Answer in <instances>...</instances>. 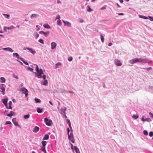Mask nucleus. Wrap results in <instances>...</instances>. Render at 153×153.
I'll use <instances>...</instances> for the list:
<instances>
[{"mask_svg": "<svg viewBox=\"0 0 153 153\" xmlns=\"http://www.w3.org/2000/svg\"><path fill=\"white\" fill-rule=\"evenodd\" d=\"M152 61L149 60L147 59H144L142 58H135L129 61V62L131 64H134L136 63L142 62L144 63H149L152 62Z\"/></svg>", "mask_w": 153, "mask_h": 153, "instance_id": "obj_1", "label": "nucleus"}, {"mask_svg": "<svg viewBox=\"0 0 153 153\" xmlns=\"http://www.w3.org/2000/svg\"><path fill=\"white\" fill-rule=\"evenodd\" d=\"M36 71L37 72H35L36 77H37L38 78H40L41 77L43 78L44 79H45L46 78V76L44 74L42 76V75L43 74V70L42 69H40L39 70V67L37 65H36Z\"/></svg>", "mask_w": 153, "mask_h": 153, "instance_id": "obj_2", "label": "nucleus"}, {"mask_svg": "<svg viewBox=\"0 0 153 153\" xmlns=\"http://www.w3.org/2000/svg\"><path fill=\"white\" fill-rule=\"evenodd\" d=\"M71 132L69 134H68V139L69 140L71 141L73 143H74L75 142V140L74 136V135L73 133V130L71 129Z\"/></svg>", "mask_w": 153, "mask_h": 153, "instance_id": "obj_3", "label": "nucleus"}, {"mask_svg": "<svg viewBox=\"0 0 153 153\" xmlns=\"http://www.w3.org/2000/svg\"><path fill=\"white\" fill-rule=\"evenodd\" d=\"M44 121L46 125L48 126H51L52 124V121L51 120L48 119L47 118L44 119Z\"/></svg>", "mask_w": 153, "mask_h": 153, "instance_id": "obj_4", "label": "nucleus"}, {"mask_svg": "<svg viewBox=\"0 0 153 153\" xmlns=\"http://www.w3.org/2000/svg\"><path fill=\"white\" fill-rule=\"evenodd\" d=\"M19 91L22 92L23 93L25 94V97H27L28 95V91L25 87H23L19 89Z\"/></svg>", "mask_w": 153, "mask_h": 153, "instance_id": "obj_5", "label": "nucleus"}, {"mask_svg": "<svg viewBox=\"0 0 153 153\" xmlns=\"http://www.w3.org/2000/svg\"><path fill=\"white\" fill-rule=\"evenodd\" d=\"M5 85L4 84H2L0 85V91L3 95L5 94Z\"/></svg>", "mask_w": 153, "mask_h": 153, "instance_id": "obj_6", "label": "nucleus"}, {"mask_svg": "<svg viewBox=\"0 0 153 153\" xmlns=\"http://www.w3.org/2000/svg\"><path fill=\"white\" fill-rule=\"evenodd\" d=\"M114 62L115 64L117 66H120L122 65L121 61L117 59H115Z\"/></svg>", "mask_w": 153, "mask_h": 153, "instance_id": "obj_7", "label": "nucleus"}, {"mask_svg": "<svg viewBox=\"0 0 153 153\" xmlns=\"http://www.w3.org/2000/svg\"><path fill=\"white\" fill-rule=\"evenodd\" d=\"M26 49L29 50L30 52V53L33 54H34L36 53V51L35 50H33L31 48H25L24 49V50H26Z\"/></svg>", "mask_w": 153, "mask_h": 153, "instance_id": "obj_8", "label": "nucleus"}, {"mask_svg": "<svg viewBox=\"0 0 153 153\" xmlns=\"http://www.w3.org/2000/svg\"><path fill=\"white\" fill-rule=\"evenodd\" d=\"M57 45V44L55 42H53L51 44V48L52 49H54Z\"/></svg>", "mask_w": 153, "mask_h": 153, "instance_id": "obj_9", "label": "nucleus"}, {"mask_svg": "<svg viewBox=\"0 0 153 153\" xmlns=\"http://www.w3.org/2000/svg\"><path fill=\"white\" fill-rule=\"evenodd\" d=\"M2 49L4 51H9L11 52H13L14 51H13L11 48L10 47L3 48H2Z\"/></svg>", "mask_w": 153, "mask_h": 153, "instance_id": "obj_10", "label": "nucleus"}, {"mask_svg": "<svg viewBox=\"0 0 153 153\" xmlns=\"http://www.w3.org/2000/svg\"><path fill=\"white\" fill-rule=\"evenodd\" d=\"M62 21L64 23L65 26H67L69 27H71V24L68 21L65 22L63 20H62Z\"/></svg>", "mask_w": 153, "mask_h": 153, "instance_id": "obj_11", "label": "nucleus"}, {"mask_svg": "<svg viewBox=\"0 0 153 153\" xmlns=\"http://www.w3.org/2000/svg\"><path fill=\"white\" fill-rule=\"evenodd\" d=\"M66 108L64 107V108H61L60 109L61 113L62 115H65V111L66 110Z\"/></svg>", "mask_w": 153, "mask_h": 153, "instance_id": "obj_12", "label": "nucleus"}, {"mask_svg": "<svg viewBox=\"0 0 153 153\" xmlns=\"http://www.w3.org/2000/svg\"><path fill=\"white\" fill-rule=\"evenodd\" d=\"M12 121L15 126H19L18 122L16 121V118H13L12 120Z\"/></svg>", "mask_w": 153, "mask_h": 153, "instance_id": "obj_13", "label": "nucleus"}, {"mask_svg": "<svg viewBox=\"0 0 153 153\" xmlns=\"http://www.w3.org/2000/svg\"><path fill=\"white\" fill-rule=\"evenodd\" d=\"M13 57L16 58L17 59H20V57H19V56L18 53H13Z\"/></svg>", "mask_w": 153, "mask_h": 153, "instance_id": "obj_14", "label": "nucleus"}, {"mask_svg": "<svg viewBox=\"0 0 153 153\" xmlns=\"http://www.w3.org/2000/svg\"><path fill=\"white\" fill-rule=\"evenodd\" d=\"M39 16V15L37 14H32L31 16L30 17L31 19H33L35 18H37Z\"/></svg>", "mask_w": 153, "mask_h": 153, "instance_id": "obj_15", "label": "nucleus"}, {"mask_svg": "<svg viewBox=\"0 0 153 153\" xmlns=\"http://www.w3.org/2000/svg\"><path fill=\"white\" fill-rule=\"evenodd\" d=\"M39 129V127L35 126L33 130V131L35 133L37 132Z\"/></svg>", "mask_w": 153, "mask_h": 153, "instance_id": "obj_16", "label": "nucleus"}, {"mask_svg": "<svg viewBox=\"0 0 153 153\" xmlns=\"http://www.w3.org/2000/svg\"><path fill=\"white\" fill-rule=\"evenodd\" d=\"M74 151H75L76 153H80L79 149L76 146H74Z\"/></svg>", "mask_w": 153, "mask_h": 153, "instance_id": "obj_17", "label": "nucleus"}, {"mask_svg": "<svg viewBox=\"0 0 153 153\" xmlns=\"http://www.w3.org/2000/svg\"><path fill=\"white\" fill-rule=\"evenodd\" d=\"M14 114V112L12 111H10V114H7V115L9 117H11Z\"/></svg>", "mask_w": 153, "mask_h": 153, "instance_id": "obj_18", "label": "nucleus"}, {"mask_svg": "<svg viewBox=\"0 0 153 153\" xmlns=\"http://www.w3.org/2000/svg\"><path fill=\"white\" fill-rule=\"evenodd\" d=\"M36 110L38 113H41L42 111V109L41 108H40L37 107L36 108Z\"/></svg>", "mask_w": 153, "mask_h": 153, "instance_id": "obj_19", "label": "nucleus"}, {"mask_svg": "<svg viewBox=\"0 0 153 153\" xmlns=\"http://www.w3.org/2000/svg\"><path fill=\"white\" fill-rule=\"evenodd\" d=\"M139 17L140 18H143V19H149L147 17H146V16H142L141 15H139Z\"/></svg>", "mask_w": 153, "mask_h": 153, "instance_id": "obj_20", "label": "nucleus"}, {"mask_svg": "<svg viewBox=\"0 0 153 153\" xmlns=\"http://www.w3.org/2000/svg\"><path fill=\"white\" fill-rule=\"evenodd\" d=\"M0 82L2 83H4L5 82V79L4 77H1L0 78Z\"/></svg>", "mask_w": 153, "mask_h": 153, "instance_id": "obj_21", "label": "nucleus"}, {"mask_svg": "<svg viewBox=\"0 0 153 153\" xmlns=\"http://www.w3.org/2000/svg\"><path fill=\"white\" fill-rule=\"evenodd\" d=\"M49 137V136L48 134H46L44 136V137L43 138V139L44 140H48Z\"/></svg>", "mask_w": 153, "mask_h": 153, "instance_id": "obj_22", "label": "nucleus"}, {"mask_svg": "<svg viewBox=\"0 0 153 153\" xmlns=\"http://www.w3.org/2000/svg\"><path fill=\"white\" fill-rule=\"evenodd\" d=\"M20 60L22 61L23 63L26 65H28V63L26 62L24 60V59L22 58H20Z\"/></svg>", "mask_w": 153, "mask_h": 153, "instance_id": "obj_23", "label": "nucleus"}, {"mask_svg": "<svg viewBox=\"0 0 153 153\" xmlns=\"http://www.w3.org/2000/svg\"><path fill=\"white\" fill-rule=\"evenodd\" d=\"M8 100V99L7 98H6L4 99H2V101L3 103L4 104H5V103H7Z\"/></svg>", "mask_w": 153, "mask_h": 153, "instance_id": "obj_24", "label": "nucleus"}, {"mask_svg": "<svg viewBox=\"0 0 153 153\" xmlns=\"http://www.w3.org/2000/svg\"><path fill=\"white\" fill-rule=\"evenodd\" d=\"M45 81L43 82L42 84L44 85L47 86L48 84V81L47 79H44Z\"/></svg>", "mask_w": 153, "mask_h": 153, "instance_id": "obj_25", "label": "nucleus"}, {"mask_svg": "<svg viewBox=\"0 0 153 153\" xmlns=\"http://www.w3.org/2000/svg\"><path fill=\"white\" fill-rule=\"evenodd\" d=\"M44 27L47 28H51V27L48 24H45L43 25Z\"/></svg>", "mask_w": 153, "mask_h": 153, "instance_id": "obj_26", "label": "nucleus"}, {"mask_svg": "<svg viewBox=\"0 0 153 153\" xmlns=\"http://www.w3.org/2000/svg\"><path fill=\"white\" fill-rule=\"evenodd\" d=\"M34 36L35 38H37L39 36V35L37 32H35L34 33Z\"/></svg>", "mask_w": 153, "mask_h": 153, "instance_id": "obj_27", "label": "nucleus"}, {"mask_svg": "<svg viewBox=\"0 0 153 153\" xmlns=\"http://www.w3.org/2000/svg\"><path fill=\"white\" fill-rule=\"evenodd\" d=\"M50 32L49 31H47L46 32H44L43 35L45 36H47L49 34Z\"/></svg>", "mask_w": 153, "mask_h": 153, "instance_id": "obj_28", "label": "nucleus"}, {"mask_svg": "<svg viewBox=\"0 0 153 153\" xmlns=\"http://www.w3.org/2000/svg\"><path fill=\"white\" fill-rule=\"evenodd\" d=\"M2 15L4 16L7 19H9L10 18V16L9 15L7 14L4 13L2 14Z\"/></svg>", "mask_w": 153, "mask_h": 153, "instance_id": "obj_29", "label": "nucleus"}, {"mask_svg": "<svg viewBox=\"0 0 153 153\" xmlns=\"http://www.w3.org/2000/svg\"><path fill=\"white\" fill-rule=\"evenodd\" d=\"M8 30H10L13 29H15V27H14L13 25H11L10 27H5Z\"/></svg>", "mask_w": 153, "mask_h": 153, "instance_id": "obj_30", "label": "nucleus"}, {"mask_svg": "<svg viewBox=\"0 0 153 153\" xmlns=\"http://www.w3.org/2000/svg\"><path fill=\"white\" fill-rule=\"evenodd\" d=\"M30 115L29 114H27V115H25L24 116V118L25 119H28V118H29V117H30Z\"/></svg>", "mask_w": 153, "mask_h": 153, "instance_id": "obj_31", "label": "nucleus"}, {"mask_svg": "<svg viewBox=\"0 0 153 153\" xmlns=\"http://www.w3.org/2000/svg\"><path fill=\"white\" fill-rule=\"evenodd\" d=\"M67 123L69 125V126L70 128L71 129H72V127L71 126V123L70 120H69L68 119L67 120Z\"/></svg>", "mask_w": 153, "mask_h": 153, "instance_id": "obj_32", "label": "nucleus"}, {"mask_svg": "<svg viewBox=\"0 0 153 153\" xmlns=\"http://www.w3.org/2000/svg\"><path fill=\"white\" fill-rule=\"evenodd\" d=\"M35 100L36 103H39L41 102V101L40 99L36 98L35 99Z\"/></svg>", "mask_w": 153, "mask_h": 153, "instance_id": "obj_33", "label": "nucleus"}, {"mask_svg": "<svg viewBox=\"0 0 153 153\" xmlns=\"http://www.w3.org/2000/svg\"><path fill=\"white\" fill-rule=\"evenodd\" d=\"M12 104V102L11 101H10L9 102V108L10 109H12V108L11 106Z\"/></svg>", "mask_w": 153, "mask_h": 153, "instance_id": "obj_34", "label": "nucleus"}, {"mask_svg": "<svg viewBox=\"0 0 153 153\" xmlns=\"http://www.w3.org/2000/svg\"><path fill=\"white\" fill-rule=\"evenodd\" d=\"M57 23L58 25L60 26H61L62 25V23L61 20L60 19H59L57 21Z\"/></svg>", "mask_w": 153, "mask_h": 153, "instance_id": "obj_35", "label": "nucleus"}, {"mask_svg": "<svg viewBox=\"0 0 153 153\" xmlns=\"http://www.w3.org/2000/svg\"><path fill=\"white\" fill-rule=\"evenodd\" d=\"M100 37H101V41L102 43H103L104 42V37L102 35H101Z\"/></svg>", "mask_w": 153, "mask_h": 153, "instance_id": "obj_36", "label": "nucleus"}, {"mask_svg": "<svg viewBox=\"0 0 153 153\" xmlns=\"http://www.w3.org/2000/svg\"><path fill=\"white\" fill-rule=\"evenodd\" d=\"M46 141H42V145L43 146V147H45V146H46Z\"/></svg>", "mask_w": 153, "mask_h": 153, "instance_id": "obj_37", "label": "nucleus"}, {"mask_svg": "<svg viewBox=\"0 0 153 153\" xmlns=\"http://www.w3.org/2000/svg\"><path fill=\"white\" fill-rule=\"evenodd\" d=\"M38 42L42 44H44V43L43 40L41 39H39L38 40Z\"/></svg>", "mask_w": 153, "mask_h": 153, "instance_id": "obj_38", "label": "nucleus"}, {"mask_svg": "<svg viewBox=\"0 0 153 153\" xmlns=\"http://www.w3.org/2000/svg\"><path fill=\"white\" fill-rule=\"evenodd\" d=\"M61 65V63L60 62H58L56 64L55 68H58V66Z\"/></svg>", "mask_w": 153, "mask_h": 153, "instance_id": "obj_39", "label": "nucleus"}, {"mask_svg": "<svg viewBox=\"0 0 153 153\" xmlns=\"http://www.w3.org/2000/svg\"><path fill=\"white\" fill-rule=\"evenodd\" d=\"M138 116L135 115H133L132 116V118L134 119H137L138 118Z\"/></svg>", "mask_w": 153, "mask_h": 153, "instance_id": "obj_40", "label": "nucleus"}, {"mask_svg": "<svg viewBox=\"0 0 153 153\" xmlns=\"http://www.w3.org/2000/svg\"><path fill=\"white\" fill-rule=\"evenodd\" d=\"M27 69L29 71H31V72L33 71V69L32 68H31L30 67H27Z\"/></svg>", "mask_w": 153, "mask_h": 153, "instance_id": "obj_41", "label": "nucleus"}, {"mask_svg": "<svg viewBox=\"0 0 153 153\" xmlns=\"http://www.w3.org/2000/svg\"><path fill=\"white\" fill-rule=\"evenodd\" d=\"M144 69L146 70V71H149L150 70L152 69V68L151 67H150L148 68H144Z\"/></svg>", "mask_w": 153, "mask_h": 153, "instance_id": "obj_42", "label": "nucleus"}, {"mask_svg": "<svg viewBox=\"0 0 153 153\" xmlns=\"http://www.w3.org/2000/svg\"><path fill=\"white\" fill-rule=\"evenodd\" d=\"M143 133L145 135H147L148 134V132L146 130H144L143 131Z\"/></svg>", "mask_w": 153, "mask_h": 153, "instance_id": "obj_43", "label": "nucleus"}, {"mask_svg": "<svg viewBox=\"0 0 153 153\" xmlns=\"http://www.w3.org/2000/svg\"><path fill=\"white\" fill-rule=\"evenodd\" d=\"M149 18L148 19H149L151 21H153V17H151V16H148V17Z\"/></svg>", "mask_w": 153, "mask_h": 153, "instance_id": "obj_44", "label": "nucleus"}, {"mask_svg": "<svg viewBox=\"0 0 153 153\" xmlns=\"http://www.w3.org/2000/svg\"><path fill=\"white\" fill-rule=\"evenodd\" d=\"M41 150L43 152H45L46 151L45 148V147H42L41 148Z\"/></svg>", "mask_w": 153, "mask_h": 153, "instance_id": "obj_45", "label": "nucleus"}, {"mask_svg": "<svg viewBox=\"0 0 153 153\" xmlns=\"http://www.w3.org/2000/svg\"><path fill=\"white\" fill-rule=\"evenodd\" d=\"M89 8L87 10V11L89 12H91L93 10L89 6H88Z\"/></svg>", "mask_w": 153, "mask_h": 153, "instance_id": "obj_46", "label": "nucleus"}, {"mask_svg": "<svg viewBox=\"0 0 153 153\" xmlns=\"http://www.w3.org/2000/svg\"><path fill=\"white\" fill-rule=\"evenodd\" d=\"M68 60L70 62L71 61L73 60V58L71 56L70 57L68 58Z\"/></svg>", "mask_w": 153, "mask_h": 153, "instance_id": "obj_47", "label": "nucleus"}, {"mask_svg": "<svg viewBox=\"0 0 153 153\" xmlns=\"http://www.w3.org/2000/svg\"><path fill=\"white\" fill-rule=\"evenodd\" d=\"M149 135L150 137H152L153 135V132L152 131L150 132L149 134Z\"/></svg>", "mask_w": 153, "mask_h": 153, "instance_id": "obj_48", "label": "nucleus"}, {"mask_svg": "<svg viewBox=\"0 0 153 153\" xmlns=\"http://www.w3.org/2000/svg\"><path fill=\"white\" fill-rule=\"evenodd\" d=\"M11 124V123L10 121H7L5 123V125H7V124Z\"/></svg>", "mask_w": 153, "mask_h": 153, "instance_id": "obj_49", "label": "nucleus"}, {"mask_svg": "<svg viewBox=\"0 0 153 153\" xmlns=\"http://www.w3.org/2000/svg\"><path fill=\"white\" fill-rule=\"evenodd\" d=\"M7 27L6 26H4V28H3V30H4V31L5 32H7V29L5 27Z\"/></svg>", "mask_w": 153, "mask_h": 153, "instance_id": "obj_50", "label": "nucleus"}, {"mask_svg": "<svg viewBox=\"0 0 153 153\" xmlns=\"http://www.w3.org/2000/svg\"><path fill=\"white\" fill-rule=\"evenodd\" d=\"M79 20L81 23H82L83 22V20L82 18H79Z\"/></svg>", "mask_w": 153, "mask_h": 153, "instance_id": "obj_51", "label": "nucleus"}, {"mask_svg": "<svg viewBox=\"0 0 153 153\" xmlns=\"http://www.w3.org/2000/svg\"><path fill=\"white\" fill-rule=\"evenodd\" d=\"M145 120L147 122H149L151 121V119L149 118H147L145 119Z\"/></svg>", "mask_w": 153, "mask_h": 153, "instance_id": "obj_52", "label": "nucleus"}, {"mask_svg": "<svg viewBox=\"0 0 153 153\" xmlns=\"http://www.w3.org/2000/svg\"><path fill=\"white\" fill-rule=\"evenodd\" d=\"M149 114L150 115L151 117L152 118H153V114H152L151 112H149Z\"/></svg>", "mask_w": 153, "mask_h": 153, "instance_id": "obj_53", "label": "nucleus"}, {"mask_svg": "<svg viewBox=\"0 0 153 153\" xmlns=\"http://www.w3.org/2000/svg\"><path fill=\"white\" fill-rule=\"evenodd\" d=\"M141 120L143 122L145 121H146L145 119L144 118L143 116L142 117Z\"/></svg>", "mask_w": 153, "mask_h": 153, "instance_id": "obj_54", "label": "nucleus"}, {"mask_svg": "<svg viewBox=\"0 0 153 153\" xmlns=\"http://www.w3.org/2000/svg\"><path fill=\"white\" fill-rule=\"evenodd\" d=\"M71 149L73 151L74 150V146H73V145L72 144H71Z\"/></svg>", "mask_w": 153, "mask_h": 153, "instance_id": "obj_55", "label": "nucleus"}, {"mask_svg": "<svg viewBox=\"0 0 153 153\" xmlns=\"http://www.w3.org/2000/svg\"><path fill=\"white\" fill-rule=\"evenodd\" d=\"M4 105L6 106V108H7V109L9 108V107H8V106H7V103H5V104H4Z\"/></svg>", "mask_w": 153, "mask_h": 153, "instance_id": "obj_56", "label": "nucleus"}, {"mask_svg": "<svg viewBox=\"0 0 153 153\" xmlns=\"http://www.w3.org/2000/svg\"><path fill=\"white\" fill-rule=\"evenodd\" d=\"M38 26H39L38 25H36V27L37 28V31H39L40 30V28L39 27H38Z\"/></svg>", "mask_w": 153, "mask_h": 153, "instance_id": "obj_57", "label": "nucleus"}, {"mask_svg": "<svg viewBox=\"0 0 153 153\" xmlns=\"http://www.w3.org/2000/svg\"><path fill=\"white\" fill-rule=\"evenodd\" d=\"M57 4H61V2L59 0H57Z\"/></svg>", "mask_w": 153, "mask_h": 153, "instance_id": "obj_58", "label": "nucleus"}, {"mask_svg": "<svg viewBox=\"0 0 153 153\" xmlns=\"http://www.w3.org/2000/svg\"><path fill=\"white\" fill-rule=\"evenodd\" d=\"M106 9V8L105 7H102L100 9V10H103V9Z\"/></svg>", "mask_w": 153, "mask_h": 153, "instance_id": "obj_59", "label": "nucleus"}, {"mask_svg": "<svg viewBox=\"0 0 153 153\" xmlns=\"http://www.w3.org/2000/svg\"><path fill=\"white\" fill-rule=\"evenodd\" d=\"M149 88L153 90V86L149 87Z\"/></svg>", "mask_w": 153, "mask_h": 153, "instance_id": "obj_60", "label": "nucleus"}, {"mask_svg": "<svg viewBox=\"0 0 153 153\" xmlns=\"http://www.w3.org/2000/svg\"><path fill=\"white\" fill-rule=\"evenodd\" d=\"M44 33V32L43 31H41L39 32V33L40 34H43Z\"/></svg>", "mask_w": 153, "mask_h": 153, "instance_id": "obj_61", "label": "nucleus"}, {"mask_svg": "<svg viewBox=\"0 0 153 153\" xmlns=\"http://www.w3.org/2000/svg\"><path fill=\"white\" fill-rule=\"evenodd\" d=\"M60 18V16L59 15H58L56 17V19H59Z\"/></svg>", "mask_w": 153, "mask_h": 153, "instance_id": "obj_62", "label": "nucleus"}, {"mask_svg": "<svg viewBox=\"0 0 153 153\" xmlns=\"http://www.w3.org/2000/svg\"><path fill=\"white\" fill-rule=\"evenodd\" d=\"M70 130L69 128H67V132H68V134H69Z\"/></svg>", "mask_w": 153, "mask_h": 153, "instance_id": "obj_63", "label": "nucleus"}, {"mask_svg": "<svg viewBox=\"0 0 153 153\" xmlns=\"http://www.w3.org/2000/svg\"><path fill=\"white\" fill-rule=\"evenodd\" d=\"M112 44V43L111 42H109L108 44V45L109 46H111Z\"/></svg>", "mask_w": 153, "mask_h": 153, "instance_id": "obj_64", "label": "nucleus"}]
</instances>
